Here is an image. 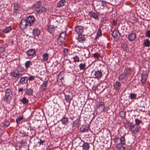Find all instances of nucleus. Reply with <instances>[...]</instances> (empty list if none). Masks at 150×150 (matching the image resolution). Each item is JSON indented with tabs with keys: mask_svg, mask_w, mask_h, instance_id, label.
<instances>
[{
	"mask_svg": "<svg viewBox=\"0 0 150 150\" xmlns=\"http://www.w3.org/2000/svg\"><path fill=\"white\" fill-rule=\"evenodd\" d=\"M80 119V117H78L76 120L73 122L72 124L73 128H74L76 126L79 122Z\"/></svg>",
	"mask_w": 150,
	"mask_h": 150,
	"instance_id": "obj_22",
	"label": "nucleus"
},
{
	"mask_svg": "<svg viewBox=\"0 0 150 150\" xmlns=\"http://www.w3.org/2000/svg\"><path fill=\"white\" fill-rule=\"evenodd\" d=\"M35 79V76H30L29 77H28V80L29 81H32L34 79Z\"/></svg>",
	"mask_w": 150,
	"mask_h": 150,
	"instance_id": "obj_54",
	"label": "nucleus"
},
{
	"mask_svg": "<svg viewBox=\"0 0 150 150\" xmlns=\"http://www.w3.org/2000/svg\"><path fill=\"white\" fill-rule=\"evenodd\" d=\"M25 130L26 131L25 132V135L29 136L30 138H32L35 135V131L33 129L26 128Z\"/></svg>",
	"mask_w": 150,
	"mask_h": 150,
	"instance_id": "obj_3",
	"label": "nucleus"
},
{
	"mask_svg": "<svg viewBox=\"0 0 150 150\" xmlns=\"http://www.w3.org/2000/svg\"><path fill=\"white\" fill-rule=\"evenodd\" d=\"M83 150H88L90 146L88 143L84 142L82 146Z\"/></svg>",
	"mask_w": 150,
	"mask_h": 150,
	"instance_id": "obj_21",
	"label": "nucleus"
},
{
	"mask_svg": "<svg viewBox=\"0 0 150 150\" xmlns=\"http://www.w3.org/2000/svg\"><path fill=\"white\" fill-rule=\"evenodd\" d=\"M26 94L29 96L33 95V90L31 88L27 89L26 91Z\"/></svg>",
	"mask_w": 150,
	"mask_h": 150,
	"instance_id": "obj_30",
	"label": "nucleus"
},
{
	"mask_svg": "<svg viewBox=\"0 0 150 150\" xmlns=\"http://www.w3.org/2000/svg\"><path fill=\"white\" fill-rule=\"evenodd\" d=\"M69 63H71V61H70V62H69Z\"/></svg>",
	"mask_w": 150,
	"mask_h": 150,
	"instance_id": "obj_64",
	"label": "nucleus"
},
{
	"mask_svg": "<svg viewBox=\"0 0 150 150\" xmlns=\"http://www.w3.org/2000/svg\"><path fill=\"white\" fill-rule=\"evenodd\" d=\"M4 51V49L3 47H0V54Z\"/></svg>",
	"mask_w": 150,
	"mask_h": 150,
	"instance_id": "obj_59",
	"label": "nucleus"
},
{
	"mask_svg": "<svg viewBox=\"0 0 150 150\" xmlns=\"http://www.w3.org/2000/svg\"><path fill=\"white\" fill-rule=\"evenodd\" d=\"M118 138L116 137H115V138H114L113 139V141L115 143L118 140Z\"/></svg>",
	"mask_w": 150,
	"mask_h": 150,
	"instance_id": "obj_58",
	"label": "nucleus"
},
{
	"mask_svg": "<svg viewBox=\"0 0 150 150\" xmlns=\"http://www.w3.org/2000/svg\"><path fill=\"white\" fill-rule=\"evenodd\" d=\"M140 107L141 108V109H140V110H141V111H142V112H145V109L144 106H142V107Z\"/></svg>",
	"mask_w": 150,
	"mask_h": 150,
	"instance_id": "obj_56",
	"label": "nucleus"
},
{
	"mask_svg": "<svg viewBox=\"0 0 150 150\" xmlns=\"http://www.w3.org/2000/svg\"><path fill=\"white\" fill-rule=\"evenodd\" d=\"M64 77L63 76L61 78H59V77L58 78L57 81L59 83H58L61 85V86L63 84L62 80H64Z\"/></svg>",
	"mask_w": 150,
	"mask_h": 150,
	"instance_id": "obj_41",
	"label": "nucleus"
},
{
	"mask_svg": "<svg viewBox=\"0 0 150 150\" xmlns=\"http://www.w3.org/2000/svg\"><path fill=\"white\" fill-rule=\"evenodd\" d=\"M129 129L132 133L134 134L137 133L139 131L138 128L135 125H130Z\"/></svg>",
	"mask_w": 150,
	"mask_h": 150,
	"instance_id": "obj_8",
	"label": "nucleus"
},
{
	"mask_svg": "<svg viewBox=\"0 0 150 150\" xmlns=\"http://www.w3.org/2000/svg\"><path fill=\"white\" fill-rule=\"evenodd\" d=\"M77 39L79 42H81L82 41L85 40V37L84 35L81 34L78 35Z\"/></svg>",
	"mask_w": 150,
	"mask_h": 150,
	"instance_id": "obj_18",
	"label": "nucleus"
},
{
	"mask_svg": "<svg viewBox=\"0 0 150 150\" xmlns=\"http://www.w3.org/2000/svg\"><path fill=\"white\" fill-rule=\"evenodd\" d=\"M89 127V126L88 125H82L80 128V130L82 132H88Z\"/></svg>",
	"mask_w": 150,
	"mask_h": 150,
	"instance_id": "obj_11",
	"label": "nucleus"
},
{
	"mask_svg": "<svg viewBox=\"0 0 150 150\" xmlns=\"http://www.w3.org/2000/svg\"><path fill=\"white\" fill-rule=\"evenodd\" d=\"M73 59L75 62H78L79 61V58L77 56L73 57Z\"/></svg>",
	"mask_w": 150,
	"mask_h": 150,
	"instance_id": "obj_51",
	"label": "nucleus"
},
{
	"mask_svg": "<svg viewBox=\"0 0 150 150\" xmlns=\"http://www.w3.org/2000/svg\"><path fill=\"white\" fill-rule=\"evenodd\" d=\"M102 35V32L100 28H99L98 29V32L97 34V36L96 37V38H99Z\"/></svg>",
	"mask_w": 150,
	"mask_h": 150,
	"instance_id": "obj_40",
	"label": "nucleus"
},
{
	"mask_svg": "<svg viewBox=\"0 0 150 150\" xmlns=\"http://www.w3.org/2000/svg\"><path fill=\"white\" fill-rule=\"evenodd\" d=\"M90 16L91 17L95 19H97L98 17V14L96 13H90Z\"/></svg>",
	"mask_w": 150,
	"mask_h": 150,
	"instance_id": "obj_24",
	"label": "nucleus"
},
{
	"mask_svg": "<svg viewBox=\"0 0 150 150\" xmlns=\"http://www.w3.org/2000/svg\"><path fill=\"white\" fill-rule=\"evenodd\" d=\"M122 145V144L120 143H117L116 144V146L119 150H124L125 147L123 146Z\"/></svg>",
	"mask_w": 150,
	"mask_h": 150,
	"instance_id": "obj_19",
	"label": "nucleus"
},
{
	"mask_svg": "<svg viewBox=\"0 0 150 150\" xmlns=\"http://www.w3.org/2000/svg\"><path fill=\"white\" fill-rule=\"evenodd\" d=\"M143 44L145 47H149L150 45V41L149 40L146 39L144 41Z\"/></svg>",
	"mask_w": 150,
	"mask_h": 150,
	"instance_id": "obj_31",
	"label": "nucleus"
},
{
	"mask_svg": "<svg viewBox=\"0 0 150 150\" xmlns=\"http://www.w3.org/2000/svg\"><path fill=\"white\" fill-rule=\"evenodd\" d=\"M108 19L105 18H103L101 22L105 24L107 23Z\"/></svg>",
	"mask_w": 150,
	"mask_h": 150,
	"instance_id": "obj_52",
	"label": "nucleus"
},
{
	"mask_svg": "<svg viewBox=\"0 0 150 150\" xmlns=\"http://www.w3.org/2000/svg\"><path fill=\"white\" fill-rule=\"evenodd\" d=\"M3 123L4 126L5 127H8L10 125L9 122L7 121H5Z\"/></svg>",
	"mask_w": 150,
	"mask_h": 150,
	"instance_id": "obj_49",
	"label": "nucleus"
},
{
	"mask_svg": "<svg viewBox=\"0 0 150 150\" xmlns=\"http://www.w3.org/2000/svg\"><path fill=\"white\" fill-rule=\"evenodd\" d=\"M43 59L44 61H47L48 58V54L47 53H44L42 55Z\"/></svg>",
	"mask_w": 150,
	"mask_h": 150,
	"instance_id": "obj_37",
	"label": "nucleus"
},
{
	"mask_svg": "<svg viewBox=\"0 0 150 150\" xmlns=\"http://www.w3.org/2000/svg\"><path fill=\"white\" fill-rule=\"evenodd\" d=\"M102 76V72L100 70H98L95 71L94 74V78L99 80L100 79Z\"/></svg>",
	"mask_w": 150,
	"mask_h": 150,
	"instance_id": "obj_10",
	"label": "nucleus"
},
{
	"mask_svg": "<svg viewBox=\"0 0 150 150\" xmlns=\"http://www.w3.org/2000/svg\"><path fill=\"white\" fill-rule=\"evenodd\" d=\"M20 101L24 104H26L28 103V100L26 98L24 97L20 100Z\"/></svg>",
	"mask_w": 150,
	"mask_h": 150,
	"instance_id": "obj_35",
	"label": "nucleus"
},
{
	"mask_svg": "<svg viewBox=\"0 0 150 150\" xmlns=\"http://www.w3.org/2000/svg\"><path fill=\"white\" fill-rule=\"evenodd\" d=\"M137 94L134 93H131L129 97L132 100H135L136 98Z\"/></svg>",
	"mask_w": 150,
	"mask_h": 150,
	"instance_id": "obj_32",
	"label": "nucleus"
},
{
	"mask_svg": "<svg viewBox=\"0 0 150 150\" xmlns=\"http://www.w3.org/2000/svg\"><path fill=\"white\" fill-rule=\"evenodd\" d=\"M105 106L104 103L102 102H100L98 106V109L101 111H103L104 109Z\"/></svg>",
	"mask_w": 150,
	"mask_h": 150,
	"instance_id": "obj_20",
	"label": "nucleus"
},
{
	"mask_svg": "<svg viewBox=\"0 0 150 150\" xmlns=\"http://www.w3.org/2000/svg\"><path fill=\"white\" fill-rule=\"evenodd\" d=\"M122 85L121 83L118 81H116L115 82L113 83V87L114 89L116 91L119 90L121 88Z\"/></svg>",
	"mask_w": 150,
	"mask_h": 150,
	"instance_id": "obj_7",
	"label": "nucleus"
},
{
	"mask_svg": "<svg viewBox=\"0 0 150 150\" xmlns=\"http://www.w3.org/2000/svg\"><path fill=\"white\" fill-rule=\"evenodd\" d=\"M20 24V28L23 30L26 28L27 27L28 25L26 20L25 18L21 19Z\"/></svg>",
	"mask_w": 150,
	"mask_h": 150,
	"instance_id": "obj_6",
	"label": "nucleus"
},
{
	"mask_svg": "<svg viewBox=\"0 0 150 150\" xmlns=\"http://www.w3.org/2000/svg\"><path fill=\"white\" fill-rule=\"evenodd\" d=\"M66 36V34L64 32L60 33L57 39L58 43L61 44L62 43L65 38Z\"/></svg>",
	"mask_w": 150,
	"mask_h": 150,
	"instance_id": "obj_5",
	"label": "nucleus"
},
{
	"mask_svg": "<svg viewBox=\"0 0 150 150\" xmlns=\"http://www.w3.org/2000/svg\"><path fill=\"white\" fill-rule=\"evenodd\" d=\"M61 121L62 122V123L65 125L67 124L68 122V118L65 116L63 117Z\"/></svg>",
	"mask_w": 150,
	"mask_h": 150,
	"instance_id": "obj_23",
	"label": "nucleus"
},
{
	"mask_svg": "<svg viewBox=\"0 0 150 150\" xmlns=\"http://www.w3.org/2000/svg\"><path fill=\"white\" fill-rule=\"evenodd\" d=\"M119 32L117 30H114L112 33V36L114 38H115L118 36V33Z\"/></svg>",
	"mask_w": 150,
	"mask_h": 150,
	"instance_id": "obj_34",
	"label": "nucleus"
},
{
	"mask_svg": "<svg viewBox=\"0 0 150 150\" xmlns=\"http://www.w3.org/2000/svg\"><path fill=\"white\" fill-rule=\"evenodd\" d=\"M75 30L77 33L82 34L83 32V27L81 25H78L76 27Z\"/></svg>",
	"mask_w": 150,
	"mask_h": 150,
	"instance_id": "obj_12",
	"label": "nucleus"
},
{
	"mask_svg": "<svg viewBox=\"0 0 150 150\" xmlns=\"http://www.w3.org/2000/svg\"><path fill=\"white\" fill-rule=\"evenodd\" d=\"M74 118V117H73L72 118H71V120H73V118Z\"/></svg>",
	"mask_w": 150,
	"mask_h": 150,
	"instance_id": "obj_63",
	"label": "nucleus"
},
{
	"mask_svg": "<svg viewBox=\"0 0 150 150\" xmlns=\"http://www.w3.org/2000/svg\"><path fill=\"white\" fill-rule=\"evenodd\" d=\"M146 35L149 37H150V30H148L146 33Z\"/></svg>",
	"mask_w": 150,
	"mask_h": 150,
	"instance_id": "obj_55",
	"label": "nucleus"
},
{
	"mask_svg": "<svg viewBox=\"0 0 150 150\" xmlns=\"http://www.w3.org/2000/svg\"><path fill=\"white\" fill-rule=\"evenodd\" d=\"M48 82L47 81H46L44 83L42 84L41 87V90L44 91L46 88Z\"/></svg>",
	"mask_w": 150,
	"mask_h": 150,
	"instance_id": "obj_29",
	"label": "nucleus"
},
{
	"mask_svg": "<svg viewBox=\"0 0 150 150\" xmlns=\"http://www.w3.org/2000/svg\"><path fill=\"white\" fill-rule=\"evenodd\" d=\"M31 64V62L30 61H26L25 64V68L28 69L30 67V65Z\"/></svg>",
	"mask_w": 150,
	"mask_h": 150,
	"instance_id": "obj_39",
	"label": "nucleus"
},
{
	"mask_svg": "<svg viewBox=\"0 0 150 150\" xmlns=\"http://www.w3.org/2000/svg\"><path fill=\"white\" fill-rule=\"evenodd\" d=\"M65 99L66 101L69 102V104L71 102V100L72 99V94L71 93L69 92L67 94H64Z\"/></svg>",
	"mask_w": 150,
	"mask_h": 150,
	"instance_id": "obj_9",
	"label": "nucleus"
},
{
	"mask_svg": "<svg viewBox=\"0 0 150 150\" xmlns=\"http://www.w3.org/2000/svg\"><path fill=\"white\" fill-rule=\"evenodd\" d=\"M136 36L137 35L135 33H132L128 35V38L129 41H133L135 39Z\"/></svg>",
	"mask_w": 150,
	"mask_h": 150,
	"instance_id": "obj_14",
	"label": "nucleus"
},
{
	"mask_svg": "<svg viewBox=\"0 0 150 150\" xmlns=\"http://www.w3.org/2000/svg\"><path fill=\"white\" fill-rule=\"evenodd\" d=\"M12 30V28L10 27H8L6 28L2 31V32L5 33H9Z\"/></svg>",
	"mask_w": 150,
	"mask_h": 150,
	"instance_id": "obj_26",
	"label": "nucleus"
},
{
	"mask_svg": "<svg viewBox=\"0 0 150 150\" xmlns=\"http://www.w3.org/2000/svg\"><path fill=\"white\" fill-rule=\"evenodd\" d=\"M55 29V28L53 26L50 25L48 27L47 30L48 31L51 33H53Z\"/></svg>",
	"mask_w": 150,
	"mask_h": 150,
	"instance_id": "obj_25",
	"label": "nucleus"
},
{
	"mask_svg": "<svg viewBox=\"0 0 150 150\" xmlns=\"http://www.w3.org/2000/svg\"><path fill=\"white\" fill-rule=\"evenodd\" d=\"M13 7L14 12L16 13H18L20 9L19 5L17 4H14Z\"/></svg>",
	"mask_w": 150,
	"mask_h": 150,
	"instance_id": "obj_17",
	"label": "nucleus"
},
{
	"mask_svg": "<svg viewBox=\"0 0 150 150\" xmlns=\"http://www.w3.org/2000/svg\"><path fill=\"white\" fill-rule=\"evenodd\" d=\"M44 142H45L44 141L40 139V141L38 142V143H39L40 145H43Z\"/></svg>",
	"mask_w": 150,
	"mask_h": 150,
	"instance_id": "obj_57",
	"label": "nucleus"
},
{
	"mask_svg": "<svg viewBox=\"0 0 150 150\" xmlns=\"http://www.w3.org/2000/svg\"><path fill=\"white\" fill-rule=\"evenodd\" d=\"M28 79L26 76L21 77L19 83L21 84H24L27 83Z\"/></svg>",
	"mask_w": 150,
	"mask_h": 150,
	"instance_id": "obj_15",
	"label": "nucleus"
},
{
	"mask_svg": "<svg viewBox=\"0 0 150 150\" xmlns=\"http://www.w3.org/2000/svg\"><path fill=\"white\" fill-rule=\"evenodd\" d=\"M124 74L126 75L131 73V69L128 67L125 68L124 71Z\"/></svg>",
	"mask_w": 150,
	"mask_h": 150,
	"instance_id": "obj_27",
	"label": "nucleus"
},
{
	"mask_svg": "<svg viewBox=\"0 0 150 150\" xmlns=\"http://www.w3.org/2000/svg\"><path fill=\"white\" fill-rule=\"evenodd\" d=\"M36 52L35 50L31 49L27 51V54L29 56H32L35 54Z\"/></svg>",
	"mask_w": 150,
	"mask_h": 150,
	"instance_id": "obj_16",
	"label": "nucleus"
},
{
	"mask_svg": "<svg viewBox=\"0 0 150 150\" xmlns=\"http://www.w3.org/2000/svg\"><path fill=\"white\" fill-rule=\"evenodd\" d=\"M69 50L68 49H66L64 50V51L65 52L66 51L68 52Z\"/></svg>",
	"mask_w": 150,
	"mask_h": 150,
	"instance_id": "obj_61",
	"label": "nucleus"
},
{
	"mask_svg": "<svg viewBox=\"0 0 150 150\" xmlns=\"http://www.w3.org/2000/svg\"><path fill=\"white\" fill-rule=\"evenodd\" d=\"M125 137L123 136L122 137L121 139H120V144L122 145L125 144Z\"/></svg>",
	"mask_w": 150,
	"mask_h": 150,
	"instance_id": "obj_44",
	"label": "nucleus"
},
{
	"mask_svg": "<svg viewBox=\"0 0 150 150\" xmlns=\"http://www.w3.org/2000/svg\"><path fill=\"white\" fill-rule=\"evenodd\" d=\"M40 9L39 10H36V12L35 13H40Z\"/></svg>",
	"mask_w": 150,
	"mask_h": 150,
	"instance_id": "obj_60",
	"label": "nucleus"
},
{
	"mask_svg": "<svg viewBox=\"0 0 150 150\" xmlns=\"http://www.w3.org/2000/svg\"><path fill=\"white\" fill-rule=\"evenodd\" d=\"M126 76L124 74L120 75L118 77V79L120 80H122L125 78Z\"/></svg>",
	"mask_w": 150,
	"mask_h": 150,
	"instance_id": "obj_43",
	"label": "nucleus"
},
{
	"mask_svg": "<svg viewBox=\"0 0 150 150\" xmlns=\"http://www.w3.org/2000/svg\"><path fill=\"white\" fill-rule=\"evenodd\" d=\"M86 66L85 63H81L80 64L79 67L80 70H83L84 71L86 69Z\"/></svg>",
	"mask_w": 150,
	"mask_h": 150,
	"instance_id": "obj_33",
	"label": "nucleus"
},
{
	"mask_svg": "<svg viewBox=\"0 0 150 150\" xmlns=\"http://www.w3.org/2000/svg\"><path fill=\"white\" fill-rule=\"evenodd\" d=\"M69 67L71 69V68H72V67H71V66H69Z\"/></svg>",
	"mask_w": 150,
	"mask_h": 150,
	"instance_id": "obj_62",
	"label": "nucleus"
},
{
	"mask_svg": "<svg viewBox=\"0 0 150 150\" xmlns=\"http://www.w3.org/2000/svg\"><path fill=\"white\" fill-rule=\"evenodd\" d=\"M40 2H37L33 6V7L35 8H39L40 6Z\"/></svg>",
	"mask_w": 150,
	"mask_h": 150,
	"instance_id": "obj_48",
	"label": "nucleus"
},
{
	"mask_svg": "<svg viewBox=\"0 0 150 150\" xmlns=\"http://www.w3.org/2000/svg\"><path fill=\"white\" fill-rule=\"evenodd\" d=\"M120 116L122 117H123L125 116V112L124 111H121L119 113Z\"/></svg>",
	"mask_w": 150,
	"mask_h": 150,
	"instance_id": "obj_46",
	"label": "nucleus"
},
{
	"mask_svg": "<svg viewBox=\"0 0 150 150\" xmlns=\"http://www.w3.org/2000/svg\"><path fill=\"white\" fill-rule=\"evenodd\" d=\"M84 52V55L86 57V58L89 57L90 54V51L88 50H87Z\"/></svg>",
	"mask_w": 150,
	"mask_h": 150,
	"instance_id": "obj_36",
	"label": "nucleus"
},
{
	"mask_svg": "<svg viewBox=\"0 0 150 150\" xmlns=\"http://www.w3.org/2000/svg\"><path fill=\"white\" fill-rule=\"evenodd\" d=\"M26 20L28 26H30L32 25L34 23L35 18L33 15H30L27 17L25 18Z\"/></svg>",
	"mask_w": 150,
	"mask_h": 150,
	"instance_id": "obj_4",
	"label": "nucleus"
},
{
	"mask_svg": "<svg viewBox=\"0 0 150 150\" xmlns=\"http://www.w3.org/2000/svg\"><path fill=\"white\" fill-rule=\"evenodd\" d=\"M23 116H20L16 119V122L18 123L19 122L23 120Z\"/></svg>",
	"mask_w": 150,
	"mask_h": 150,
	"instance_id": "obj_45",
	"label": "nucleus"
},
{
	"mask_svg": "<svg viewBox=\"0 0 150 150\" xmlns=\"http://www.w3.org/2000/svg\"><path fill=\"white\" fill-rule=\"evenodd\" d=\"M135 122L136 124L138 125H140L142 123V121L137 119H135Z\"/></svg>",
	"mask_w": 150,
	"mask_h": 150,
	"instance_id": "obj_47",
	"label": "nucleus"
},
{
	"mask_svg": "<svg viewBox=\"0 0 150 150\" xmlns=\"http://www.w3.org/2000/svg\"><path fill=\"white\" fill-rule=\"evenodd\" d=\"M41 13L45 12L47 10V8L45 7H41L40 8Z\"/></svg>",
	"mask_w": 150,
	"mask_h": 150,
	"instance_id": "obj_50",
	"label": "nucleus"
},
{
	"mask_svg": "<svg viewBox=\"0 0 150 150\" xmlns=\"http://www.w3.org/2000/svg\"><path fill=\"white\" fill-rule=\"evenodd\" d=\"M146 76L145 75H142V76L141 82L143 84L145 83L146 82Z\"/></svg>",
	"mask_w": 150,
	"mask_h": 150,
	"instance_id": "obj_38",
	"label": "nucleus"
},
{
	"mask_svg": "<svg viewBox=\"0 0 150 150\" xmlns=\"http://www.w3.org/2000/svg\"><path fill=\"white\" fill-rule=\"evenodd\" d=\"M24 91L23 88L22 87H21L19 88L18 89V93L21 92V94H22L23 93V91Z\"/></svg>",
	"mask_w": 150,
	"mask_h": 150,
	"instance_id": "obj_53",
	"label": "nucleus"
},
{
	"mask_svg": "<svg viewBox=\"0 0 150 150\" xmlns=\"http://www.w3.org/2000/svg\"><path fill=\"white\" fill-rule=\"evenodd\" d=\"M93 57L95 58L98 59L100 57V55L99 53H96L93 54Z\"/></svg>",
	"mask_w": 150,
	"mask_h": 150,
	"instance_id": "obj_42",
	"label": "nucleus"
},
{
	"mask_svg": "<svg viewBox=\"0 0 150 150\" xmlns=\"http://www.w3.org/2000/svg\"><path fill=\"white\" fill-rule=\"evenodd\" d=\"M23 69L21 68H19L16 71V72H12L11 73V76L17 78H19L23 75L21 72L23 71Z\"/></svg>",
	"mask_w": 150,
	"mask_h": 150,
	"instance_id": "obj_1",
	"label": "nucleus"
},
{
	"mask_svg": "<svg viewBox=\"0 0 150 150\" xmlns=\"http://www.w3.org/2000/svg\"><path fill=\"white\" fill-rule=\"evenodd\" d=\"M65 2V0H61L57 4V6L58 7H60L63 6H64Z\"/></svg>",
	"mask_w": 150,
	"mask_h": 150,
	"instance_id": "obj_28",
	"label": "nucleus"
},
{
	"mask_svg": "<svg viewBox=\"0 0 150 150\" xmlns=\"http://www.w3.org/2000/svg\"><path fill=\"white\" fill-rule=\"evenodd\" d=\"M6 102L9 103H10L13 96L11 90L8 88L6 90L5 92Z\"/></svg>",
	"mask_w": 150,
	"mask_h": 150,
	"instance_id": "obj_2",
	"label": "nucleus"
},
{
	"mask_svg": "<svg viewBox=\"0 0 150 150\" xmlns=\"http://www.w3.org/2000/svg\"><path fill=\"white\" fill-rule=\"evenodd\" d=\"M40 34V30L37 28H35L33 30V34L35 38H36L37 37H38Z\"/></svg>",
	"mask_w": 150,
	"mask_h": 150,
	"instance_id": "obj_13",
	"label": "nucleus"
}]
</instances>
